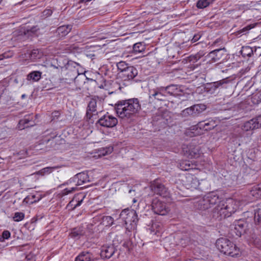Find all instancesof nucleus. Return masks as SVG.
I'll use <instances>...</instances> for the list:
<instances>
[{
	"label": "nucleus",
	"instance_id": "obj_21",
	"mask_svg": "<svg viewBox=\"0 0 261 261\" xmlns=\"http://www.w3.org/2000/svg\"><path fill=\"white\" fill-rule=\"evenodd\" d=\"M241 129L243 132H248L258 129L254 118L247 121L241 125Z\"/></svg>",
	"mask_w": 261,
	"mask_h": 261
},
{
	"label": "nucleus",
	"instance_id": "obj_43",
	"mask_svg": "<svg viewBox=\"0 0 261 261\" xmlns=\"http://www.w3.org/2000/svg\"><path fill=\"white\" fill-rule=\"evenodd\" d=\"M258 128L261 127V115L254 117Z\"/></svg>",
	"mask_w": 261,
	"mask_h": 261
},
{
	"label": "nucleus",
	"instance_id": "obj_26",
	"mask_svg": "<svg viewBox=\"0 0 261 261\" xmlns=\"http://www.w3.org/2000/svg\"><path fill=\"white\" fill-rule=\"evenodd\" d=\"M93 254L88 251H83L76 257L74 261H93Z\"/></svg>",
	"mask_w": 261,
	"mask_h": 261
},
{
	"label": "nucleus",
	"instance_id": "obj_9",
	"mask_svg": "<svg viewBox=\"0 0 261 261\" xmlns=\"http://www.w3.org/2000/svg\"><path fill=\"white\" fill-rule=\"evenodd\" d=\"M206 108V106L203 104L194 105L183 110L181 112L180 115L181 117L185 119L195 117L204 111Z\"/></svg>",
	"mask_w": 261,
	"mask_h": 261
},
{
	"label": "nucleus",
	"instance_id": "obj_46",
	"mask_svg": "<svg viewBox=\"0 0 261 261\" xmlns=\"http://www.w3.org/2000/svg\"><path fill=\"white\" fill-rule=\"evenodd\" d=\"M191 58V59L190 60L191 61H197L198 60H199L200 58V55H199V54H197L193 57H190Z\"/></svg>",
	"mask_w": 261,
	"mask_h": 261
},
{
	"label": "nucleus",
	"instance_id": "obj_3",
	"mask_svg": "<svg viewBox=\"0 0 261 261\" xmlns=\"http://www.w3.org/2000/svg\"><path fill=\"white\" fill-rule=\"evenodd\" d=\"M216 245L217 249L225 255L234 257L239 254V249L227 239L221 238L218 239Z\"/></svg>",
	"mask_w": 261,
	"mask_h": 261
},
{
	"label": "nucleus",
	"instance_id": "obj_36",
	"mask_svg": "<svg viewBox=\"0 0 261 261\" xmlns=\"http://www.w3.org/2000/svg\"><path fill=\"white\" fill-rule=\"evenodd\" d=\"M42 56L41 53H40L38 49H33L30 53V57L32 60H35L40 59Z\"/></svg>",
	"mask_w": 261,
	"mask_h": 261
},
{
	"label": "nucleus",
	"instance_id": "obj_54",
	"mask_svg": "<svg viewBox=\"0 0 261 261\" xmlns=\"http://www.w3.org/2000/svg\"><path fill=\"white\" fill-rule=\"evenodd\" d=\"M137 201V200L135 199H133V202L135 203Z\"/></svg>",
	"mask_w": 261,
	"mask_h": 261
},
{
	"label": "nucleus",
	"instance_id": "obj_41",
	"mask_svg": "<svg viewBox=\"0 0 261 261\" xmlns=\"http://www.w3.org/2000/svg\"><path fill=\"white\" fill-rule=\"evenodd\" d=\"M242 54L244 56L247 55L248 56H251L253 54V51L251 47L249 46L243 47L242 50Z\"/></svg>",
	"mask_w": 261,
	"mask_h": 261
},
{
	"label": "nucleus",
	"instance_id": "obj_33",
	"mask_svg": "<svg viewBox=\"0 0 261 261\" xmlns=\"http://www.w3.org/2000/svg\"><path fill=\"white\" fill-rule=\"evenodd\" d=\"M214 0H198L196 6L199 9H203L209 6Z\"/></svg>",
	"mask_w": 261,
	"mask_h": 261
},
{
	"label": "nucleus",
	"instance_id": "obj_25",
	"mask_svg": "<svg viewBox=\"0 0 261 261\" xmlns=\"http://www.w3.org/2000/svg\"><path fill=\"white\" fill-rule=\"evenodd\" d=\"M179 168L182 170L189 171H197L198 169L196 168V165L192 163L190 161L185 160L182 161L179 163Z\"/></svg>",
	"mask_w": 261,
	"mask_h": 261
},
{
	"label": "nucleus",
	"instance_id": "obj_22",
	"mask_svg": "<svg viewBox=\"0 0 261 261\" xmlns=\"http://www.w3.org/2000/svg\"><path fill=\"white\" fill-rule=\"evenodd\" d=\"M33 125V116L28 115L24 116L23 119L19 121L18 127L19 129L22 130Z\"/></svg>",
	"mask_w": 261,
	"mask_h": 261
},
{
	"label": "nucleus",
	"instance_id": "obj_10",
	"mask_svg": "<svg viewBox=\"0 0 261 261\" xmlns=\"http://www.w3.org/2000/svg\"><path fill=\"white\" fill-rule=\"evenodd\" d=\"M150 189L155 194L163 197H168L170 192L168 189L159 179L153 180L150 184Z\"/></svg>",
	"mask_w": 261,
	"mask_h": 261
},
{
	"label": "nucleus",
	"instance_id": "obj_48",
	"mask_svg": "<svg viewBox=\"0 0 261 261\" xmlns=\"http://www.w3.org/2000/svg\"><path fill=\"white\" fill-rule=\"evenodd\" d=\"M67 48H68V50H67L68 52H72L75 49V47L73 46H67L66 48V50Z\"/></svg>",
	"mask_w": 261,
	"mask_h": 261
},
{
	"label": "nucleus",
	"instance_id": "obj_8",
	"mask_svg": "<svg viewBox=\"0 0 261 261\" xmlns=\"http://www.w3.org/2000/svg\"><path fill=\"white\" fill-rule=\"evenodd\" d=\"M216 126L214 120H205L199 122L196 125L192 126L190 129L191 136H198L203 134V131H207L213 129Z\"/></svg>",
	"mask_w": 261,
	"mask_h": 261
},
{
	"label": "nucleus",
	"instance_id": "obj_28",
	"mask_svg": "<svg viewBox=\"0 0 261 261\" xmlns=\"http://www.w3.org/2000/svg\"><path fill=\"white\" fill-rule=\"evenodd\" d=\"M250 194L255 198H261V184L253 186L250 191Z\"/></svg>",
	"mask_w": 261,
	"mask_h": 261
},
{
	"label": "nucleus",
	"instance_id": "obj_40",
	"mask_svg": "<svg viewBox=\"0 0 261 261\" xmlns=\"http://www.w3.org/2000/svg\"><path fill=\"white\" fill-rule=\"evenodd\" d=\"M57 168V167H47L41 169L40 172L41 174H49Z\"/></svg>",
	"mask_w": 261,
	"mask_h": 261
},
{
	"label": "nucleus",
	"instance_id": "obj_7",
	"mask_svg": "<svg viewBox=\"0 0 261 261\" xmlns=\"http://www.w3.org/2000/svg\"><path fill=\"white\" fill-rule=\"evenodd\" d=\"M182 180L187 189H199L201 191L208 189V183L207 180L202 179L200 182L198 178L191 173L186 174L185 179Z\"/></svg>",
	"mask_w": 261,
	"mask_h": 261
},
{
	"label": "nucleus",
	"instance_id": "obj_6",
	"mask_svg": "<svg viewBox=\"0 0 261 261\" xmlns=\"http://www.w3.org/2000/svg\"><path fill=\"white\" fill-rule=\"evenodd\" d=\"M219 202L220 197L218 194L216 192H212L200 199L196 203L195 206L200 211H205L217 205Z\"/></svg>",
	"mask_w": 261,
	"mask_h": 261
},
{
	"label": "nucleus",
	"instance_id": "obj_11",
	"mask_svg": "<svg viewBox=\"0 0 261 261\" xmlns=\"http://www.w3.org/2000/svg\"><path fill=\"white\" fill-rule=\"evenodd\" d=\"M168 96L165 87H158L149 91V98L150 101L154 99L163 101Z\"/></svg>",
	"mask_w": 261,
	"mask_h": 261
},
{
	"label": "nucleus",
	"instance_id": "obj_15",
	"mask_svg": "<svg viewBox=\"0 0 261 261\" xmlns=\"http://www.w3.org/2000/svg\"><path fill=\"white\" fill-rule=\"evenodd\" d=\"M228 83L229 80L227 78L221 80L207 84L205 87V90L207 92L211 94H214L217 91L218 89L219 88H226V85L228 84Z\"/></svg>",
	"mask_w": 261,
	"mask_h": 261
},
{
	"label": "nucleus",
	"instance_id": "obj_47",
	"mask_svg": "<svg viewBox=\"0 0 261 261\" xmlns=\"http://www.w3.org/2000/svg\"><path fill=\"white\" fill-rule=\"evenodd\" d=\"M43 13L46 15H50L52 14V11L49 9L45 10L44 11Z\"/></svg>",
	"mask_w": 261,
	"mask_h": 261
},
{
	"label": "nucleus",
	"instance_id": "obj_5",
	"mask_svg": "<svg viewBox=\"0 0 261 261\" xmlns=\"http://www.w3.org/2000/svg\"><path fill=\"white\" fill-rule=\"evenodd\" d=\"M120 218L124 222L125 228L128 231L136 229L138 218L135 210L129 208L123 210L120 214Z\"/></svg>",
	"mask_w": 261,
	"mask_h": 261
},
{
	"label": "nucleus",
	"instance_id": "obj_12",
	"mask_svg": "<svg viewBox=\"0 0 261 261\" xmlns=\"http://www.w3.org/2000/svg\"><path fill=\"white\" fill-rule=\"evenodd\" d=\"M151 207L152 210L155 214L160 215H166L170 211L166 203L158 199H154L152 200Z\"/></svg>",
	"mask_w": 261,
	"mask_h": 261
},
{
	"label": "nucleus",
	"instance_id": "obj_37",
	"mask_svg": "<svg viewBox=\"0 0 261 261\" xmlns=\"http://www.w3.org/2000/svg\"><path fill=\"white\" fill-rule=\"evenodd\" d=\"M77 189L76 187H71L70 188H66L63 190L60 193L61 196L67 195L69 194L72 193Z\"/></svg>",
	"mask_w": 261,
	"mask_h": 261
},
{
	"label": "nucleus",
	"instance_id": "obj_39",
	"mask_svg": "<svg viewBox=\"0 0 261 261\" xmlns=\"http://www.w3.org/2000/svg\"><path fill=\"white\" fill-rule=\"evenodd\" d=\"M24 218V214L22 212H16L13 217L15 221L19 222L22 220Z\"/></svg>",
	"mask_w": 261,
	"mask_h": 261
},
{
	"label": "nucleus",
	"instance_id": "obj_45",
	"mask_svg": "<svg viewBox=\"0 0 261 261\" xmlns=\"http://www.w3.org/2000/svg\"><path fill=\"white\" fill-rule=\"evenodd\" d=\"M254 27V25H252V24H250V25H248L245 27H244L243 29H242V32H245V31H248V30H250V29H251L252 28H253Z\"/></svg>",
	"mask_w": 261,
	"mask_h": 261
},
{
	"label": "nucleus",
	"instance_id": "obj_4",
	"mask_svg": "<svg viewBox=\"0 0 261 261\" xmlns=\"http://www.w3.org/2000/svg\"><path fill=\"white\" fill-rule=\"evenodd\" d=\"M118 74L124 81L133 80L138 74L137 68L129 65L124 61H120L116 64Z\"/></svg>",
	"mask_w": 261,
	"mask_h": 261
},
{
	"label": "nucleus",
	"instance_id": "obj_14",
	"mask_svg": "<svg viewBox=\"0 0 261 261\" xmlns=\"http://www.w3.org/2000/svg\"><path fill=\"white\" fill-rule=\"evenodd\" d=\"M100 102L95 98H92L88 102L86 111V117L87 119H91L93 116L98 114L97 104Z\"/></svg>",
	"mask_w": 261,
	"mask_h": 261
},
{
	"label": "nucleus",
	"instance_id": "obj_57",
	"mask_svg": "<svg viewBox=\"0 0 261 261\" xmlns=\"http://www.w3.org/2000/svg\"><path fill=\"white\" fill-rule=\"evenodd\" d=\"M1 2H2V0H0V4L1 3Z\"/></svg>",
	"mask_w": 261,
	"mask_h": 261
},
{
	"label": "nucleus",
	"instance_id": "obj_27",
	"mask_svg": "<svg viewBox=\"0 0 261 261\" xmlns=\"http://www.w3.org/2000/svg\"><path fill=\"white\" fill-rule=\"evenodd\" d=\"M72 26L71 25H63L58 27L56 30L59 37L61 38L67 35L71 30Z\"/></svg>",
	"mask_w": 261,
	"mask_h": 261
},
{
	"label": "nucleus",
	"instance_id": "obj_56",
	"mask_svg": "<svg viewBox=\"0 0 261 261\" xmlns=\"http://www.w3.org/2000/svg\"><path fill=\"white\" fill-rule=\"evenodd\" d=\"M92 82H94V83H96V81H92Z\"/></svg>",
	"mask_w": 261,
	"mask_h": 261
},
{
	"label": "nucleus",
	"instance_id": "obj_18",
	"mask_svg": "<svg viewBox=\"0 0 261 261\" xmlns=\"http://www.w3.org/2000/svg\"><path fill=\"white\" fill-rule=\"evenodd\" d=\"M165 87L168 96L176 97L182 96L184 94V87L181 85H171Z\"/></svg>",
	"mask_w": 261,
	"mask_h": 261
},
{
	"label": "nucleus",
	"instance_id": "obj_52",
	"mask_svg": "<svg viewBox=\"0 0 261 261\" xmlns=\"http://www.w3.org/2000/svg\"><path fill=\"white\" fill-rule=\"evenodd\" d=\"M3 58H5V56L4 55H2L0 56V59H3Z\"/></svg>",
	"mask_w": 261,
	"mask_h": 261
},
{
	"label": "nucleus",
	"instance_id": "obj_38",
	"mask_svg": "<svg viewBox=\"0 0 261 261\" xmlns=\"http://www.w3.org/2000/svg\"><path fill=\"white\" fill-rule=\"evenodd\" d=\"M11 236V233L9 230H5L3 232L2 235L0 236V242H4L5 240H8Z\"/></svg>",
	"mask_w": 261,
	"mask_h": 261
},
{
	"label": "nucleus",
	"instance_id": "obj_13",
	"mask_svg": "<svg viewBox=\"0 0 261 261\" xmlns=\"http://www.w3.org/2000/svg\"><path fill=\"white\" fill-rule=\"evenodd\" d=\"M90 181V179L88 174L86 172H81L76 174L72 178L68 180L66 183L63 185H68L72 182L75 183V186L82 185Z\"/></svg>",
	"mask_w": 261,
	"mask_h": 261
},
{
	"label": "nucleus",
	"instance_id": "obj_19",
	"mask_svg": "<svg viewBox=\"0 0 261 261\" xmlns=\"http://www.w3.org/2000/svg\"><path fill=\"white\" fill-rule=\"evenodd\" d=\"M248 223L243 219H240L234 222V232L236 236L241 237L243 234L246 233Z\"/></svg>",
	"mask_w": 261,
	"mask_h": 261
},
{
	"label": "nucleus",
	"instance_id": "obj_29",
	"mask_svg": "<svg viewBox=\"0 0 261 261\" xmlns=\"http://www.w3.org/2000/svg\"><path fill=\"white\" fill-rule=\"evenodd\" d=\"M41 198V197L39 194L37 195L30 194L24 199L23 202L32 204L39 201Z\"/></svg>",
	"mask_w": 261,
	"mask_h": 261
},
{
	"label": "nucleus",
	"instance_id": "obj_55",
	"mask_svg": "<svg viewBox=\"0 0 261 261\" xmlns=\"http://www.w3.org/2000/svg\"><path fill=\"white\" fill-rule=\"evenodd\" d=\"M131 192H132V190H130L129 191V193H130Z\"/></svg>",
	"mask_w": 261,
	"mask_h": 261
},
{
	"label": "nucleus",
	"instance_id": "obj_42",
	"mask_svg": "<svg viewBox=\"0 0 261 261\" xmlns=\"http://www.w3.org/2000/svg\"><path fill=\"white\" fill-rule=\"evenodd\" d=\"M112 150L113 148L112 147L103 148L100 150V151L101 152H100V154L102 155H106L112 152Z\"/></svg>",
	"mask_w": 261,
	"mask_h": 261
},
{
	"label": "nucleus",
	"instance_id": "obj_51",
	"mask_svg": "<svg viewBox=\"0 0 261 261\" xmlns=\"http://www.w3.org/2000/svg\"><path fill=\"white\" fill-rule=\"evenodd\" d=\"M27 97V95L25 94H23L21 95V98L22 99H24Z\"/></svg>",
	"mask_w": 261,
	"mask_h": 261
},
{
	"label": "nucleus",
	"instance_id": "obj_24",
	"mask_svg": "<svg viewBox=\"0 0 261 261\" xmlns=\"http://www.w3.org/2000/svg\"><path fill=\"white\" fill-rule=\"evenodd\" d=\"M86 233V229L83 226L75 227L71 229L70 233L71 238L78 239L83 236Z\"/></svg>",
	"mask_w": 261,
	"mask_h": 261
},
{
	"label": "nucleus",
	"instance_id": "obj_16",
	"mask_svg": "<svg viewBox=\"0 0 261 261\" xmlns=\"http://www.w3.org/2000/svg\"><path fill=\"white\" fill-rule=\"evenodd\" d=\"M97 123L105 127H113L116 125L118 120L116 117L108 114L101 117Z\"/></svg>",
	"mask_w": 261,
	"mask_h": 261
},
{
	"label": "nucleus",
	"instance_id": "obj_1",
	"mask_svg": "<svg viewBox=\"0 0 261 261\" xmlns=\"http://www.w3.org/2000/svg\"><path fill=\"white\" fill-rule=\"evenodd\" d=\"M117 115L121 118H130L141 110V105L138 98H130L117 101L115 105Z\"/></svg>",
	"mask_w": 261,
	"mask_h": 261
},
{
	"label": "nucleus",
	"instance_id": "obj_44",
	"mask_svg": "<svg viewBox=\"0 0 261 261\" xmlns=\"http://www.w3.org/2000/svg\"><path fill=\"white\" fill-rule=\"evenodd\" d=\"M201 35L199 34H195L191 39V43H195L200 39Z\"/></svg>",
	"mask_w": 261,
	"mask_h": 261
},
{
	"label": "nucleus",
	"instance_id": "obj_32",
	"mask_svg": "<svg viewBox=\"0 0 261 261\" xmlns=\"http://www.w3.org/2000/svg\"><path fill=\"white\" fill-rule=\"evenodd\" d=\"M145 49V45L141 42H138L134 45L133 47V53L137 54L138 53L144 51Z\"/></svg>",
	"mask_w": 261,
	"mask_h": 261
},
{
	"label": "nucleus",
	"instance_id": "obj_30",
	"mask_svg": "<svg viewBox=\"0 0 261 261\" xmlns=\"http://www.w3.org/2000/svg\"><path fill=\"white\" fill-rule=\"evenodd\" d=\"M84 197L81 200H76L74 198L67 205L69 210H73L76 207L80 206L83 202Z\"/></svg>",
	"mask_w": 261,
	"mask_h": 261
},
{
	"label": "nucleus",
	"instance_id": "obj_35",
	"mask_svg": "<svg viewBox=\"0 0 261 261\" xmlns=\"http://www.w3.org/2000/svg\"><path fill=\"white\" fill-rule=\"evenodd\" d=\"M254 218L255 222L261 223V205L255 209Z\"/></svg>",
	"mask_w": 261,
	"mask_h": 261
},
{
	"label": "nucleus",
	"instance_id": "obj_2",
	"mask_svg": "<svg viewBox=\"0 0 261 261\" xmlns=\"http://www.w3.org/2000/svg\"><path fill=\"white\" fill-rule=\"evenodd\" d=\"M240 206V202L237 200L229 199L224 202L221 201L220 198V202L213 210L214 216L219 220L229 217L236 212Z\"/></svg>",
	"mask_w": 261,
	"mask_h": 261
},
{
	"label": "nucleus",
	"instance_id": "obj_50",
	"mask_svg": "<svg viewBox=\"0 0 261 261\" xmlns=\"http://www.w3.org/2000/svg\"><path fill=\"white\" fill-rule=\"evenodd\" d=\"M74 82L77 83L79 81V77L77 76H76V77H74Z\"/></svg>",
	"mask_w": 261,
	"mask_h": 261
},
{
	"label": "nucleus",
	"instance_id": "obj_17",
	"mask_svg": "<svg viewBox=\"0 0 261 261\" xmlns=\"http://www.w3.org/2000/svg\"><path fill=\"white\" fill-rule=\"evenodd\" d=\"M226 49L224 48H219L211 51L207 55V58L211 62H216L223 59L226 56Z\"/></svg>",
	"mask_w": 261,
	"mask_h": 261
},
{
	"label": "nucleus",
	"instance_id": "obj_53",
	"mask_svg": "<svg viewBox=\"0 0 261 261\" xmlns=\"http://www.w3.org/2000/svg\"><path fill=\"white\" fill-rule=\"evenodd\" d=\"M98 87H99L100 88H103V86L102 85H100V86H99Z\"/></svg>",
	"mask_w": 261,
	"mask_h": 261
},
{
	"label": "nucleus",
	"instance_id": "obj_31",
	"mask_svg": "<svg viewBox=\"0 0 261 261\" xmlns=\"http://www.w3.org/2000/svg\"><path fill=\"white\" fill-rule=\"evenodd\" d=\"M41 76V72L38 71H34L30 73L28 76L27 79L28 80H33V81H38Z\"/></svg>",
	"mask_w": 261,
	"mask_h": 261
},
{
	"label": "nucleus",
	"instance_id": "obj_34",
	"mask_svg": "<svg viewBox=\"0 0 261 261\" xmlns=\"http://www.w3.org/2000/svg\"><path fill=\"white\" fill-rule=\"evenodd\" d=\"M101 223L106 226H110L114 223V219L111 216H104L102 219Z\"/></svg>",
	"mask_w": 261,
	"mask_h": 261
},
{
	"label": "nucleus",
	"instance_id": "obj_23",
	"mask_svg": "<svg viewBox=\"0 0 261 261\" xmlns=\"http://www.w3.org/2000/svg\"><path fill=\"white\" fill-rule=\"evenodd\" d=\"M185 154L189 158H197L199 156V150L198 148L193 146H187L183 148Z\"/></svg>",
	"mask_w": 261,
	"mask_h": 261
},
{
	"label": "nucleus",
	"instance_id": "obj_20",
	"mask_svg": "<svg viewBox=\"0 0 261 261\" xmlns=\"http://www.w3.org/2000/svg\"><path fill=\"white\" fill-rule=\"evenodd\" d=\"M116 250L113 245L103 246L101 247L100 256L103 258L109 259L114 255Z\"/></svg>",
	"mask_w": 261,
	"mask_h": 261
},
{
	"label": "nucleus",
	"instance_id": "obj_49",
	"mask_svg": "<svg viewBox=\"0 0 261 261\" xmlns=\"http://www.w3.org/2000/svg\"><path fill=\"white\" fill-rule=\"evenodd\" d=\"M91 1V0H80V2L81 3H86L90 2Z\"/></svg>",
	"mask_w": 261,
	"mask_h": 261
}]
</instances>
